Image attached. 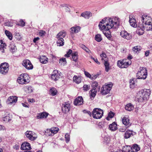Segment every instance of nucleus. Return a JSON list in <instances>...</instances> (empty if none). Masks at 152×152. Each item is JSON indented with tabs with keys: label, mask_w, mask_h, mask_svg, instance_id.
<instances>
[{
	"label": "nucleus",
	"mask_w": 152,
	"mask_h": 152,
	"mask_svg": "<svg viewBox=\"0 0 152 152\" xmlns=\"http://www.w3.org/2000/svg\"><path fill=\"white\" fill-rule=\"evenodd\" d=\"M141 20L142 23H145V27H146L147 28H148V24L147 23H146V22H150L151 23V24H152V22L151 21V18L150 17L146 15H143L141 18Z\"/></svg>",
	"instance_id": "obj_13"
},
{
	"label": "nucleus",
	"mask_w": 152,
	"mask_h": 152,
	"mask_svg": "<svg viewBox=\"0 0 152 152\" xmlns=\"http://www.w3.org/2000/svg\"><path fill=\"white\" fill-rule=\"evenodd\" d=\"M72 56L73 61H77L78 59V53L76 52H74L72 53Z\"/></svg>",
	"instance_id": "obj_38"
},
{
	"label": "nucleus",
	"mask_w": 152,
	"mask_h": 152,
	"mask_svg": "<svg viewBox=\"0 0 152 152\" xmlns=\"http://www.w3.org/2000/svg\"><path fill=\"white\" fill-rule=\"evenodd\" d=\"M73 80L74 82L77 84H79L81 82V78L79 76L75 75L73 77Z\"/></svg>",
	"instance_id": "obj_37"
},
{
	"label": "nucleus",
	"mask_w": 152,
	"mask_h": 152,
	"mask_svg": "<svg viewBox=\"0 0 152 152\" xmlns=\"http://www.w3.org/2000/svg\"><path fill=\"white\" fill-rule=\"evenodd\" d=\"M11 120V118L10 117L9 113H7L3 118L4 121L6 122H8Z\"/></svg>",
	"instance_id": "obj_42"
},
{
	"label": "nucleus",
	"mask_w": 152,
	"mask_h": 152,
	"mask_svg": "<svg viewBox=\"0 0 152 152\" xmlns=\"http://www.w3.org/2000/svg\"><path fill=\"white\" fill-rule=\"evenodd\" d=\"M132 148L131 152H137L139 151L140 148L139 146L137 144H134L132 147H131Z\"/></svg>",
	"instance_id": "obj_30"
},
{
	"label": "nucleus",
	"mask_w": 152,
	"mask_h": 152,
	"mask_svg": "<svg viewBox=\"0 0 152 152\" xmlns=\"http://www.w3.org/2000/svg\"><path fill=\"white\" fill-rule=\"evenodd\" d=\"M146 23H147V24L148 23V26H148V28H147V30L149 31L151 30L152 31V24H151L150 22H146Z\"/></svg>",
	"instance_id": "obj_51"
},
{
	"label": "nucleus",
	"mask_w": 152,
	"mask_h": 152,
	"mask_svg": "<svg viewBox=\"0 0 152 152\" xmlns=\"http://www.w3.org/2000/svg\"><path fill=\"white\" fill-rule=\"evenodd\" d=\"M20 148L19 145L16 144L15 145L13 146V148L14 149H15L16 150H18Z\"/></svg>",
	"instance_id": "obj_58"
},
{
	"label": "nucleus",
	"mask_w": 152,
	"mask_h": 152,
	"mask_svg": "<svg viewBox=\"0 0 152 152\" xmlns=\"http://www.w3.org/2000/svg\"><path fill=\"white\" fill-rule=\"evenodd\" d=\"M5 25L8 26H12V24L10 22H7L5 23Z\"/></svg>",
	"instance_id": "obj_56"
},
{
	"label": "nucleus",
	"mask_w": 152,
	"mask_h": 152,
	"mask_svg": "<svg viewBox=\"0 0 152 152\" xmlns=\"http://www.w3.org/2000/svg\"><path fill=\"white\" fill-rule=\"evenodd\" d=\"M104 142L106 143L107 144L109 143L110 141V138L109 136H105L104 138Z\"/></svg>",
	"instance_id": "obj_50"
},
{
	"label": "nucleus",
	"mask_w": 152,
	"mask_h": 152,
	"mask_svg": "<svg viewBox=\"0 0 152 152\" xmlns=\"http://www.w3.org/2000/svg\"><path fill=\"white\" fill-rule=\"evenodd\" d=\"M91 86L93 87V89L96 90V88H97V87H98L99 90H100V86H98V83L97 82L95 81H92Z\"/></svg>",
	"instance_id": "obj_35"
},
{
	"label": "nucleus",
	"mask_w": 152,
	"mask_h": 152,
	"mask_svg": "<svg viewBox=\"0 0 152 152\" xmlns=\"http://www.w3.org/2000/svg\"><path fill=\"white\" fill-rule=\"evenodd\" d=\"M80 27L79 26H75L71 28L70 34H74L78 33L80 30Z\"/></svg>",
	"instance_id": "obj_22"
},
{
	"label": "nucleus",
	"mask_w": 152,
	"mask_h": 152,
	"mask_svg": "<svg viewBox=\"0 0 152 152\" xmlns=\"http://www.w3.org/2000/svg\"><path fill=\"white\" fill-rule=\"evenodd\" d=\"M6 44L5 43H3L2 41L1 40L0 41V50H2V52H4V49L6 48Z\"/></svg>",
	"instance_id": "obj_34"
},
{
	"label": "nucleus",
	"mask_w": 152,
	"mask_h": 152,
	"mask_svg": "<svg viewBox=\"0 0 152 152\" xmlns=\"http://www.w3.org/2000/svg\"><path fill=\"white\" fill-rule=\"evenodd\" d=\"M107 23L105 25H101V22H99V27L101 30H109L112 28L116 29L118 28L119 22L118 21H114L113 19L110 18L107 21Z\"/></svg>",
	"instance_id": "obj_1"
},
{
	"label": "nucleus",
	"mask_w": 152,
	"mask_h": 152,
	"mask_svg": "<svg viewBox=\"0 0 152 152\" xmlns=\"http://www.w3.org/2000/svg\"><path fill=\"white\" fill-rule=\"evenodd\" d=\"M115 114L112 111H110L108 114V116L106 117V119L107 120H109L110 119L112 118Z\"/></svg>",
	"instance_id": "obj_45"
},
{
	"label": "nucleus",
	"mask_w": 152,
	"mask_h": 152,
	"mask_svg": "<svg viewBox=\"0 0 152 152\" xmlns=\"http://www.w3.org/2000/svg\"><path fill=\"white\" fill-rule=\"evenodd\" d=\"M99 74H97L95 75H92V80H95L99 76Z\"/></svg>",
	"instance_id": "obj_60"
},
{
	"label": "nucleus",
	"mask_w": 152,
	"mask_h": 152,
	"mask_svg": "<svg viewBox=\"0 0 152 152\" xmlns=\"http://www.w3.org/2000/svg\"><path fill=\"white\" fill-rule=\"evenodd\" d=\"M59 63L61 65L63 66L65 65L66 63V58H62L59 60Z\"/></svg>",
	"instance_id": "obj_39"
},
{
	"label": "nucleus",
	"mask_w": 152,
	"mask_h": 152,
	"mask_svg": "<svg viewBox=\"0 0 152 152\" xmlns=\"http://www.w3.org/2000/svg\"><path fill=\"white\" fill-rule=\"evenodd\" d=\"M39 39V37H35L33 40V42L34 43H36L37 41Z\"/></svg>",
	"instance_id": "obj_64"
},
{
	"label": "nucleus",
	"mask_w": 152,
	"mask_h": 152,
	"mask_svg": "<svg viewBox=\"0 0 152 152\" xmlns=\"http://www.w3.org/2000/svg\"><path fill=\"white\" fill-rule=\"evenodd\" d=\"M92 15V13L89 11H86V19H89Z\"/></svg>",
	"instance_id": "obj_48"
},
{
	"label": "nucleus",
	"mask_w": 152,
	"mask_h": 152,
	"mask_svg": "<svg viewBox=\"0 0 152 152\" xmlns=\"http://www.w3.org/2000/svg\"><path fill=\"white\" fill-rule=\"evenodd\" d=\"M18 101V97L15 96H10L7 101L8 104H11L16 103Z\"/></svg>",
	"instance_id": "obj_16"
},
{
	"label": "nucleus",
	"mask_w": 152,
	"mask_h": 152,
	"mask_svg": "<svg viewBox=\"0 0 152 152\" xmlns=\"http://www.w3.org/2000/svg\"><path fill=\"white\" fill-rule=\"evenodd\" d=\"M113 85V83L111 82L105 83L101 88V94L102 95H106L109 94Z\"/></svg>",
	"instance_id": "obj_6"
},
{
	"label": "nucleus",
	"mask_w": 152,
	"mask_h": 152,
	"mask_svg": "<svg viewBox=\"0 0 152 152\" xmlns=\"http://www.w3.org/2000/svg\"><path fill=\"white\" fill-rule=\"evenodd\" d=\"M29 78V76L27 74H22L18 78L17 82L20 85L26 84L30 82Z\"/></svg>",
	"instance_id": "obj_3"
},
{
	"label": "nucleus",
	"mask_w": 152,
	"mask_h": 152,
	"mask_svg": "<svg viewBox=\"0 0 152 152\" xmlns=\"http://www.w3.org/2000/svg\"><path fill=\"white\" fill-rule=\"evenodd\" d=\"M95 40L97 42H99L102 40V38L101 34H97L95 37Z\"/></svg>",
	"instance_id": "obj_41"
},
{
	"label": "nucleus",
	"mask_w": 152,
	"mask_h": 152,
	"mask_svg": "<svg viewBox=\"0 0 152 152\" xmlns=\"http://www.w3.org/2000/svg\"><path fill=\"white\" fill-rule=\"evenodd\" d=\"M83 103V99L82 96H78L76 98L74 101V104L75 105H80Z\"/></svg>",
	"instance_id": "obj_19"
},
{
	"label": "nucleus",
	"mask_w": 152,
	"mask_h": 152,
	"mask_svg": "<svg viewBox=\"0 0 152 152\" xmlns=\"http://www.w3.org/2000/svg\"><path fill=\"white\" fill-rule=\"evenodd\" d=\"M142 49L141 47L139 46H136L132 48V50L134 52L137 53L140 51Z\"/></svg>",
	"instance_id": "obj_40"
},
{
	"label": "nucleus",
	"mask_w": 152,
	"mask_h": 152,
	"mask_svg": "<svg viewBox=\"0 0 152 152\" xmlns=\"http://www.w3.org/2000/svg\"><path fill=\"white\" fill-rule=\"evenodd\" d=\"M9 47L10 51L12 53L17 51L16 47L15 45L14 42L13 41H12L10 42Z\"/></svg>",
	"instance_id": "obj_23"
},
{
	"label": "nucleus",
	"mask_w": 152,
	"mask_h": 152,
	"mask_svg": "<svg viewBox=\"0 0 152 152\" xmlns=\"http://www.w3.org/2000/svg\"><path fill=\"white\" fill-rule=\"evenodd\" d=\"M39 35L41 37H43L45 35L46 32L43 30H40L39 32Z\"/></svg>",
	"instance_id": "obj_52"
},
{
	"label": "nucleus",
	"mask_w": 152,
	"mask_h": 152,
	"mask_svg": "<svg viewBox=\"0 0 152 152\" xmlns=\"http://www.w3.org/2000/svg\"><path fill=\"white\" fill-rule=\"evenodd\" d=\"M9 65L7 62H4L0 64V73L3 75L7 74L9 72Z\"/></svg>",
	"instance_id": "obj_7"
},
{
	"label": "nucleus",
	"mask_w": 152,
	"mask_h": 152,
	"mask_svg": "<svg viewBox=\"0 0 152 152\" xmlns=\"http://www.w3.org/2000/svg\"><path fill=\"white\" fill-rule=\"evenodd\" d=\"M91 58V59H92L97 64H100V62H99L98 61L97 59L96 58H95L93 57H92V56L90 57Z\"/></svg>",
	"instance_id": "obj_54"
},
{
	"label": "nucleus",
	"mask_w": 152,
	"mask_h": 152,
	"mask_svg": "<svg viewBox=\"0 0 152 152\" xmlns=\"http://www.w3.org/2000/svg\"><path fill=\"white\" fill-rule=\"evenodd\" d=\"M5 34L8 38L10 40H12V34L9 31L6 30L5 32Z\"/></svg>",
	"instance_id": "obj_43"
},
{
	"label": "nucleus",
	"mask_w": 152,
	"mask_h": 152,
	"mask_svg": "<svg viewBox=\"0 0 152 152\" xmlns=\"http://www.w3.org/2000/svg\"><path fill=\"white\" fill-rule=\"evenodd\" d=\"M59 131V129L58 127H52L47 130V132H46V135L48 136L53 135L58 133Z\"/></svg>",
	"instance_id": "obj_15"
},
{
	"label": "nucleus",
	"mask_w": 152,
	"mask_h": 152,
	"mask_svg": "<svg viewBox=\"0 0 152 152\" xmlns=\"http://www.w3.org/2000/svg\"><path fill=\"white\" fill-rule=\"evenodd\" d=\"M26 137L31 141H34L37 138L36 134L31 131H27L25 133Z\"/></svg>",
	"instance_id": "obj_9"
},
{
	"label": "nucleus",
	"mask_w": 152,
	"mask_h": 152,
	"mask_svg": "<svg viewBox=\"0 0 152 152\" xmlns=\"http://www.w3.org/2000/svg\"><path fill=\"white\" fill-rule=\"evenodd\" d=\"M22 65L28 70H31L33 68L32 64L28 59L24 60L22 62Z\"/></svg>",
	"instance_id": "obj_12"
},
{
	"label": "nucleus",
	"mask_w": 152,
	"mask_h": 152,
	"mask_svg": "<svg viewBox=\"0 0 152 152\" xmlns=\"http://www.w3.org/2000/svg\"><path fill=\"white\" fill-rule=\"evenodd\" d=\"M49 113L46 112H43L42 113H38L37 116V119H42L47 118L49 115Z\"/></svg>",
	"instance_id": "obj_21"
},
{
	"label": "nucleus",
	"mask_w": 152,
	"mask_h": 152,
	"mask_svg": "<svg viewBox=\"0 0 152 152\" xmlns=\"http://www.w3.org/2000/svg\"><path fill=\"white\" fill-rule=\"evenodd\" d=\"M103 112L102 110L100 108H95L92 112V116L94 118L96 119L101 118L102 116Z\"/></svg>",
	"instance_id": "obj_8"
},
{
	"label": "nucleus",
	"mask_w": 152,
	"mask_h": 152,
	"mask_svg": "<svg viewBox=\"0 0 152 152\" xmlns=\"http://www.w3.org/2000/svg\"><path fill=\"white\" fill-rule=\"evenodd\" d=\"M65 138L66 142L68 143L70 140V133H66L65 135Z\"/></svg>",
	"instance_id": "obj_46"
},
{
	"label": "nucleus",
	"mask_w": 152,
	"mask_h": 152,
	"mask_svg": "<svg viewBox=\"0 0 152 152\" xmlns=\"http://www.w3.org/2000/svg\"><path fill=\"white\" fill-rule=\"evenodd\" d=\"M137 78H133L132 80H130L129 82L130 86L131 88H133L135 86V82L137 80Z\"/></svg>",
	"instance_id": "obj_33"
},
{
	"label": "nucleus",
	"mask_w": 152,
	"mask_h": 152,
	"mask_svg": "<svg viewBox=\"0 0 152 152\" xmlns=\"http://www.w3.org/2000/svg\"><path fill=\"white\" fill-rule=\"evenodd\" d=\"M61 73L57 70H54L51 75V78L53 80L57 81L60 77Z\"/></svg>",
	"instance_id": "obj_11"
},
{
	"label": "nucleus",
	"mask_w": 152,
	"mask_h": 152,
	"mask_svg": "<svg viewBox=\"0 0 152 152\" xmlns=\"http://www.w3.org/2000/svg\"><path fill=\"white\" fill-rule=\"evenodd\" d=\"M123 123L125 125H127L129 124V119L127 118L124 117L122 120Z\"/></svg>",
	"instance_id": "obj_44"
},
{
	"label": "nucleus",
	"mask_w": 152,
	"mask_h": 152,
	"mask_svg": "<svg viewBox=\"0 0 152 152\" xmlns=\"http://www.w3.org/2000/svg\"><path fill=\"white\" fill-rule=\"evenodd\" d=\"M120 35L122 37L127 40L130 39L132 38L130 34L126 31H122L120 33Z\"/></svg>",
	"instance_id": "obj_20"
},
{
	"label": "nucleus",
	"mask_w": 152,
	"mask_h": 152,
	"mask_svg": "<svg viewBox=\"0 0 152 152\" xmlns=\"http://www.w3.org/2000/svg\"><path fill=\"white\" fill-rule=\"evenodd\" d=\"M136 134V132H133L132 130H127L125 132L124 137L125 139H128Z\"/></svg>",
	"instance_id": "obj_18"
},
{
	"label": "nucleus",
	"mask_w": 152,
	"mask_h": 152,
	"mask_svg": "<svg viewBox=\"0 0 152 152\" xmlns=\"http://www.w3.org/2000/svg\"><path fill=\"white\" fill-rule=\"evenodd\" d=\"M97 93V90L94 89H91L89 92V95L90 96V99L91 100L94 99Z\"/></svg>",
	"instance_id": "obj_26"
},
{
	"label": "nucleus",
	"mask_w": 152,
	"mask_h": 152,
	"mask_svg": "<svg viewBox=\"0 0 152 152\" xmlns=\"http://www.w3.org/2000/svg\"><path fill=\"white\" fill-rule=\"evenodd\" d=\"M71 108L70 104L68 102H65L62 104L61 110L63 112L66 113L69 112Z\"/></svg>",
	"instance_id": "obj_14"
},
{
	"label": "nucleus",
	"mask_w": 152,
	"mask_h": 152,
	"mask_svg": "<svg viewBox=\"0 0 152 152\" xmlns=\"http://www.w3.org/2000/svg\"><path fill=\"white\" fill-rule=\"evenodd\" d=\"M58 91L56 88L54 87L51 88L49 90V94L52 96H54L57 94Z\"/></svg>",
	"instance_id": "obj_31"
},
{
	"label": "nucleus",
	"mask_w": 152,
	"mask_h": 152,
	"mask_svg": "<svg viewBox=\"0 0 152 152\" xmlns=\"http://www.w3.org/2000/svg\"><path fill=\"white\" fill-rule=\"evenodd\" d=\"M104 64L105 67V71L108 72L110 69L109 63L108 61L104 60Z\"/></svg>",
	"instance_id": "obj_32"
},
{
	"label": "nucleus",
	"mask_w": 152,
	"mask_h": 152,
	"mask_svg": "<svg viewBox=\"0 0 152 152\" xmlns=\"http://www.w3.org/2000/svg\"><path fill=\"white\" fill-rule=\"evenodd\" d=\"M31 148L29 143L27 142H25L22 144L20 147V149L21 150L30 151Z\"/></svg>",
	"instance_id": "obj_17"
},
{
	"label": "nucleus",
	"mask_w": 152,
	"mask_h": 152,
	"mask_svg": "<svg viewBox=\"0 0 152 152\" xmlns=\"http://www.w3.org/2000/svg\"><path fill=\"white\" fill-rule=\"evenodd\" d=\"M126 59L118 60L117 62V65L121 68H127L130 64L128 62L126 61Z\"/></svg>",
	"instance_id": "obj_10"
},
{
	"label": "nucleus",
	"mask_w": 152,
	"mask_h": 152,
	"mask_svg": "<svg viewBox=\"0 0 152 152\" xmlns=\"http://www.w3.org/2000/svg\"><path fill=\"white\" fill-rule=\"evenodd\" d=\"M144 28L145 26L143 25H142L141 26H138L136 31L137 33L140 35L143 34L144 32Z\"/></svg>",
	"instance_id": "obj_25"
},
{
	"label": "nucleus",
	"mask_w": 152,
	"mask_h": 152,
	"mask_svg": "<svg viewBox=\"0 0 152 152\" xmlns=\"http://www.w3.org/2000/svg\"><path fill=\"white\" fill-rule=\"evenodd\" d=\"M134 107L131 103H129L126 104L125 106V109L128 111H131L133 110Z\"/></svg>",
	"instance_id": "obj_36"
},
{
	"label": "nucleus",
	"mask_w": 152,
	"mask_h": 152,
	"mask_svg": "<svg viewBox=\"0 0 152 152\" xmlns=\"http://www.w3.org/2000/svg\"><path fill=\"white\" fill-rule=\"evenodd\" d=\"M17 25L22 27H23L25 26V22L23 20L21 19L19 21V23Z\"/></svg>",
	"instance_id": "obj_47"
},
{
	"label": "nucleus",
	"mask_w": 152,
	"mask_h": 152,
	"mask_svg": "<svg viewBox=\"0 0 152 152\" xmlns=\"http://www.w3.org/2000/svg\"><path fill=\"white\" fill-rule=\"evenodd\" d=\"M151 93L150 89H144L139 91L136 96L138 102H141L148 99Z\"/></svg>",
	"instance_id": "obj_2"
},
{
	"label": "nucleus",
	"mask_w": 152,
	"mask_h": 152,
	"mask_svg": "<svg viewBox=\"0 0 152 152\" xmlns=\"http://www.w3.org/2000/svg\"><path fill=\"white\" fill-rule=\"evenodd\" d=\"M104 126V125L102 123V122H99L98 125V127L100 129L102 128H103V126Z\"/></svg>",
	"instance_id": "obj_59"
},
{
	"label": "nucleus",
	"mask_w": 152,
	"mask_h": 152,
	"mask_svg": "<svg viewBox=\"0 0 152 152\" xmlns=\"http://www.w3.org/2000/svg\"><path fill=\"white\" fill-rule=\"evenodd\" d=\"M109 129L113 131L116 130L117 129V124L115 122H113L112 124L109 125Z\"/></svg>",
	"instance_id": "obj_29"
},
{
	"label": "nucleus",
	"mask_w": 152,
	"mask_h": 152,
	"mask_svg": "<svg viewBox=\"0 0 152 152\" xmlns=\"http://www.w3.org/2000/svg\"><path fill=\"white\" fill-rule=\"evenodd\" d=\"M22 104L24 107H29V104L27 103H22Z\"/></svg>",
	"instance_id": "obj_61"
},
{
	"label": "nucleus",
	"mask_w": 152,
	"mask_h": 152,
	"mask_svg": "<svg viewBox=\"0 0 152 152\" xmlns=\"http://www.w3.org/2000/svg\"><path fill=\"white\" fill-rule=\"evenodd\" d=\"M140 70L136 74V77L138 79L145 80L148 75L147 70L145 67H140Z\"/></svg>",
	"instance_id": "obj_5"
},
{
	"label": "nucleus",
	"mask_w": 152,
	"mask_h": 152,
	"mask_svg": "<svg viewBox=\"0 0 152 152\" xmlns=\"http://www.w3.org/2000/svg\"><path fill=\"white\" fill-rule=\"evenodd\" d=\"M129 22L130 25L134 27H136L137 26V22L136 20L133 18L129 17Z\"/></svg>",
	"instance_id": "obj_28"
},
{
	"label": "nucleus",
	"mask_w": 152,
	"mask_h": 152,
	"mask_svg": "<svg viewBox=\"0 0 152 152\" xmlns=\"http://www.w3.org/2000/svg\"><path fill=\"white\" fill-rule=\"evenodd\" d=\"M66 32L64 31L59 32L56 35L57 40L56 43L58 46H63L64 45V38L66 35Z\"/></svg>",
	"instance_id": "obj_4"
},
{
	"label": "nucleus",
	"mask_w": 152,
	"mask_h": 152,
	"mask_svg": "<svg viewBox=\"0 0 152 152\" xmlns=\"http://www.w3.org/2000/svg\"><path fill=\"white\" fill-rule=\"evenodd\" d=\"M39 61L42 64H46L48 62V58L45 56H40Z\"/></svg>",
	"instance_id": "obj_27"
},
{
	"label": "nucleus",
	"mask_w": 152,
	"mask_h": 152,
	"mask_svg": "<svg viewBox=\"0 0 152 152\" xmlns=\"http://www.w3.org/2000/svg\"><path fill=\"white\" fill-rule=\"evenodd\" d=\"M72 53V50L71 49H69L68 51L64 55V56L66 57H69L70 55Z\"/></svg>",
	"instance_id": "obj_49"
},
{
	"label": "nucleus",
	"mask_w": 152,
	"mask_h": 152,
	"mask_svg": "<svg viewBox=\"0 0 152 152\" xmlns=\"http://www.w3.org/2000/svg\"><path fill=\"white\" fill-rule=\"evenodd\" d=\"M86 53H87V54H89V57H91L92 56V53L91 52V51L88 48L86 47Z\"/></svg>",
	"instance_id": "obj_53"
},
{
	"label": "nucleus",
	"mask_w": 152,
	"mask_h": 152,
	"mask_svg": "<svg viewBox=\"0 0 152 152\" xmlns=\"http://www.w3.org/2000/svg\"><path fill=\"white\" fill-rule=\"evenodd\" d=\"M79 45H80V48H82L84 50H86V46L84 45L81 44H80Z\"/></svg>",
	"instance_id": "obj_63"
},
{
	"label": "nucleus",
	"mask_w": 152,
	"mask_h": 152,
	"mask_svg": "<svg viewBox=\"0 0 152 152\" xmlns=\"http://www.w3.org/2000/svg\"><path fill=\"white\" fill-rule=\"evenodd\" d=\"M107 18H104L100 22H101V25L103 24L104 23H106V21L107 20Z\"/></svg>",
	"instance_id": "obj_62"
},
{
	"label": "nucleus",
	"mask_w": 152,
	"mask_h": 152,
	"mask_svg": "<svg viewBox=\"0 0 152 152\" xmlns=\"http://www.w3.org/2000/svg\"><path fill=\"white\" fill-rule=\"evenodd\" d=\"M100 56L102 57V60H103L104 59V58H106L107 57L106 54L103 53H102L100 55Z\"/></svg>",
	"instance_id": "obj_55"
},
{
	"label": "nucleus",
	"mask_w": 152,
	"mask_h": 152,
	"mask_svg": "<svg viewBox=\"0 0 152 152\" xmlns=\"http://www.w3.org/2000/svg\"><path fill=\"white\" fill-rule=\"evenodd\" d=\"M92 76L88 72H86V77H88L91 79L92 80Z\"/></svg>",
	"instance_id": "obj_57"
},
{
	"label": "nucleus",
	"mask_w": 152,
	"mask_h": 152,
	"mask_svg": "<svg viewBox=\"0 0 152 152\" xmlns=\"http://www.w3.org/2000/svg\"><path fill=\"white\" fill-rule=\"evenodd\" d=\"M104 35L108 39L111 41H113L114 39L112 37L111 33L108 30L103 31Z\"/></svg>",
	"instance_id": "obj_24"
}]
</instances>
